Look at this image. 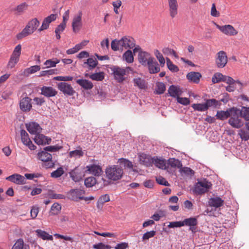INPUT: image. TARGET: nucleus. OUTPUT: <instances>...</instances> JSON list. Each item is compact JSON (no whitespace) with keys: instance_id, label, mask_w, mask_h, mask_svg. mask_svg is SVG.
<instances>
[{"instance_id":"obj_32","label":"nucleus","mask_w":249,"mask_h":249,"mask_svg":"<svg viewBox=\"0 0 249 249\" xmlns=\"http://www.w3.org/2000/svg\"><path fill=\"white\" fill-rule=\"evenodd\" d=\"M36 232L37 236L44 240H53V236L50 235L47 232L41 230H36Z\"/></svg>"},{"instance_id":"obj_58","label":"nucleus","mask_w":249,"mask_h":249,"mask_svg":"<svg viewBox=\"0 0 249 249\" xmlns=\"http://www.w3.org/2000/svg\"><path fill=\"white\" fill-rule=\"evenodd\" d=\"M177 102L184 106H187L190 104V100L189 99L186 97H178L177 99Z\"/></svg>"},{"instance_id":"obj_46","label":"nucleus","mask_w":249,"mask_h":249,"mask_svg":"<svg viewBox=\"0 0 249 249\" xmlns=\"http://www.w3.org/2000/svg\"><path fill=\"white\" fill-rule=\"evenodd\" d=\"M139 160L140 162L144 165L148 166L150 165V157L146 154H142L139 156Z\"/></svg>"},{"instance_id":"obj_55","label":"nucleus","mask_w":249,"mask_h":249,"mask_svg":"<svg viewBox=\"0 0 249 249\" xmlns=\"http://www.w3.org/2000/svg\"><path fill=\"white\" fill-rule=\"evenodd\" d=\"M57 70L56 69H52L50 70L42 71L40 72V76L46 75H50L54 74H57Z\"/></svg>"},{"instance_id":"obj_12","label":"nucleus","mask_w":249,"mask_h":249,"mask_svg":"<svg viewBox=\"0 0 249 249\" xmlns=\"http://www.w3.org/2000/svg\"><path fill=\"white\" fill-rule=\"evenodd\" d=\"M57 88L65 95L72 96L75 93L71 85L66 82H62L58 83Z\"/></svg>"},{"instance_id":"obj_60","label":"nucleus","mask_w":249,"mask_h":249,"mask_svg":"<svg viewBox=\"0 0 249 249\" xmlns=\"http://www.w3.org/2000/svg\"><path fill=\"white\" fill-rule=\"evenodd\" d=\"M93 248L95 249H110L111 247L109 245H105L102 243H99L93 245Z\"/></svg>"},{"instance_id":"obj_39","label":"nucleus","mask_w":249,"mask_h":249,"mask_svg":"<svg viewBox=\"0 0 249 249\" xmlns=\"http://www.w3.org/2000/svg\"><path fill=\"white\" fill-rule=\"evenodd\" d=\"M238 135L242 141H247L249 140V130L246 128H241L238 132Z\"/></svg>"},{"instance_id":"obj_25","label":"nucleus","mask_w":249,"mask_h":249,"mask_svg":"<svg viewBox=\"0 0 249 249\" xmlns=\"http://www.w3.org/2000/svg\"><path fill=\"white\" fill-rule=\"evenodd\" d=\"M145 67H147L149 72L150 73H157L160 71L159 65L154 58V59H152V61H150L149 64L146 65Z\"/></svg>"},{"instance_id":"obj_24","label":"nucleus","mask_w":249,"mask_h":249,"mask_svg":"<svg viewBox=\"0 0 249 249\" xmlns=\"http://www.w3.org/2000/svg\"><path fill=\"white\" fill-rule=\"evenodd\" d=\"M35 142L38 145L49 144L51 139L39 133L36 134L34 138Z\"/></svg>"},{"instance_id":"obj_11","label":"nucleus","mask_w":249,"mask_h":249,"mask_svg":"<svg viewBox=\"0 0 249 249\" xmlns=\"http://www.w3.org/2000/svg\"><path fill=\"white\" fill-rule=\"evenodd\" d=\"M228 62V57L226 53L223 51L218 52L215 57V64L219 68H224Z\"/></svg>"},{"instance_id":"obj_2","label":"nucleus","mask_w":249,"mask_h":249,"mask_svg":"<svg viewBox=\"0 0 249 249\" xmlns=\"http://www.w3.org/2000/svg\"><path fill=\"white\" fill-rule=\"evenodd\" d=\"M40 24V22L36 18L30 20L25 28L16 36L18 39H21L32 34L36 31Z\"/></svg>"},{"instance_id":"obj_36","label":"nucleus","mask_w":249,"mask_h":249,"mask_svg":"<svg viewBox=\"0 0 249 249\" xmlns=\"http://www.w3.org/2000/svg\"><path fill=\"white\" fill-rule=\"evenodd\" d=\"M133 81L134 86L138 87L140 89H145L146 88V84L143 79L136 77L133 79Z\"/></svg>"},{"instance_id":"obj_64","label":"nucleus","mask_w":249,"mask_h":249,"mask_svg":"<svg viewBox=\"0 0 249 249\" xmlns=\"http://www.w3.org/2000/svg\"><path fill=\"white\" fill-rule=\"evenodd\" d=\"M28 6V5L26 2L22 3L17 6V11L19 13L23 12L27 9Z\"/></svg>"},{"instance_id":"obj_5","label":"nucleus","mask_w":249,"mask_h":249,"mask_svg":"<svg viewBox=\"0 0 249 249\" xmlns=\"http://www.w3.org/2000/svg\"><path fill=\"white\" fill-rule=\"evenodd\" d=\"M212 184L210 182L206 179H203L195 184L193 192L197 195H202L208 192Z\"/></svg>"},{"instance_id":"obj_43","label":"nucleus","mask_w":249,"mask_h":249,"mask_svg":"<svg viewBox=\"0 0 249 249\" xmlns=\"http://www.w3.org/2000/svg\"><path fill=\"white\" fill-rule=\"evenodd\" d=\"M84 155V152L82 149L80 148L79 149H76L71 151L69 153V157L70 158H74L75 159L79 158Z\"/></svg>"},{"instance_id":"obj_61","label":"nucleus","mask_w":249,"mask_h":249,"mask_svg":"<svg viewBox=\"0 0 249 249\" xmlns=\"http://www.w3.org/2000/svg\"><path fill=\"white\" fill-rule=\"evenodd\" d=\"M38 208L37 206H33L30 211V214L32 218H36L38 213Z\"/></svg>"},{"instance_id":"obj_34","label":"nucleus","mask_w":249,"mask_h":249,"mask_svg":"<svg viewBox=\"0 0 249 249\" xmlns=\"http://www.w3.org/2000/svg\"><path fill=\"white\" fill-rule=\"evenodd\" d=\"M205 105L207 106V110H208L209 107H211L213 108H218L221 105V104L220 103V101L215 99H207Z\"/></svg>"},{"instance_id":"obj_54","label":"nucleus","mask_w":249,"mask_h":249,"mask_svg":"<svg viewBox=\"0 0 249 249\" xmlns=\"http://www.w3.org/2000/svg\"><path fill=\"white\" fill-rule=\"evenodd\" d=\"M224 76L221 73L217 72L215 73L212 77V82L214 84L219 83L220 81H223Z\"/></svg>"},{"instance_id":"obj_45","label":"nucleus","mask_w":249,"mask_h":249,"mask_svg":"<svg viewBox=\"0 0 249 249\" xmlns=\"http://www.w3.org/2000/svg\"><path fill=\"white\" fill-rule=\"evenodd\" d=\"M60 60L57 58L54 59H48L44 63V65L46 66L45 68H49L51 67H54L56 65L59 63Z\"/></svg>"},{"instance_id":"obj_50","label":"nucleus","mask_w":249,"mask_h":249,"mask_svg":"<svg viewBox=\"0 0 249 249\" xmlns=\"http://www.w3.org/2000/svg\"><path fill=\"white\" fill-rule=\"evenodd\" d=\"M162 53L167 55H173L175 57L178 58V56L176 52L173 49H171L168 47H164L162 50Z\"/></svg>"},{"instance_id":"obj_48","label":"nucleus","mask_w":249,"mask_h":249,"mask_svg":"<svg viewBox=\"0 0 249 249\" xmlns=\"http://www.w3.org/2000/svg\"><path fill=\"white\" fill-rule=\"evenodd\" d=\"M192 107L195 110L198 111H205L207 110L205 103L203 104H194L192 105Z\"/></svg>"},{"instance_id":"obj_38","label":"nucleus","mask_w":249,"mask_h":249,"mask_svg":"<svg viewBox=\"0 0 249 249\" xmlns=\"http://www.w3.org/2000/svg\"><path fill=\"white\" fill-rule=\"evenodd\" d=\"M97 64L98 61L96 59L92 57L89 58L87 61L84 62V66L87 65L89 70H92L97 66Z\"/></svg>"},{"instance_id":"obj_47","label":"nucleus","mask_w":249,"mask_h":249,"mask_svg":"<svg viewBox=\"0 0 249 249\" xmlns=\"http://www.w3.org/2000/svg\"><path fill=\"white\" fill-rule=\"evenodd\" d=\"M166 89L165 84L162 82H158L156 83L155 92L156 94H161L164 93Z\"/></svg>"},{"instance_id":"obj_41","label":"nucleus","mask_w":249,"mask_h":249,"mask_svg":"<svg viewBox=\"0 0 249 249\" xmlns=\"http://www.w3.org/2000/svg\"><path fill=\"white\" fill-rule=\"evenodd\" d=\"M61 206L58 203H54L52 206L50 211V214L52 215L58 214L61 211Z\"/></svg>"},{"instance_id":"obj_10","label":"nucleus","mask_w":249,"mask_h":249,"mask_svg":"<svg viewBox=\"0 0 249 249\" xmlns=\"http://www.w3.org/2000/svg\"><path fill=\"white\" fill-rule=\"evenodd\" d=\"M138 59L139 62L143 66L145 67L149 64L152 59H154V57L151 54L146 51H140L138 54Z\"/></svg>"},{"instance_id":"obj_7","label":"nucleus","mask_w":249,"mask_h":249,"mask_svg":"<svg viewBox=\"0 0 249 249\" xmlns=\"http://www.w3.org/2000/svg\"><path fill=\"white\" fill-rule=\"evenodd\" d=\"M38 158L42 161L43 166L46 168H52L54 166V163L52 161V156L46 151H42L38 154Z\"/></svg>"},{"instance_id":"obj_4","label":"nucleus","mask_w":249,"mask_h":249,"mask_svg":"<svg viewBox=\"0 0 249 249\" xmlns=\"http://www.w3.org/2000/svg\"><path fill=\"white\" fill-rule=\"evenodd\" d=\"M105 173L108 179L117 181L122 178L124 171L123 169L118 165H111L106 168Z\"/></svg>"},{"instance_id":"obj_29","label":"nucleus","mask_w":249,"mask_h":249,"mask_svg":"<svg viewBox=\"0 0 249 249\" xmlns=\"http://www.w3.org/2000/svg\"><path fill=\"white\" fill-rule=\"evenodd\" d=\"M208 202L210 206L215 208H219L224 204V200L217 196L211 198Z\"/></svg>"},{"instance_id":"obj_33","label":"nucleus","mask_w":249,"mask_h":249,"mask_svg":"<svg viewBox=\"0 0 249 249\" xmlns=\"http://www.w3.org/2000/svg\"><path fill=\"white\" fill-rule=\"evenodd\" d=\"M231 114V111H230V108L227 110L226 111H218L215 115L217 119L220 120H224L225 119H227L229 117H230Z\"/></svg>"},{"instance_id":"obj_17","label":"nucleus","mask_w":249,"mask_h":249,"mask_svg":"<svg viewBox=\"0 0 249 249\" xmlns=\"http://www.w3.org/2000/svg\"><path fill=\"white\" fill-rule=\"evenodd\" d=\"M57 17V14H52L47 17L45 18L42 23L41 27L38 29V31L40 32L48 28L50 24L54 21Z\"/></svg>"},{"instance_id":"obj_40","label":"nucleus","mask_w":249,"mask_h":249,"mask_svg":"<svg viewBox=\"0 0 249 249\" xmlns=\"http://www.w3.org/2000/svg\"><path fill=\"white\" fill-rule=\"evenodd\" d=\"M239 112L242 118L249 121V107H242L240 110L239 109Z\"/></svg>"},{"instance_id":"obj_1","label":"nucleus","mask_w":249,"mask_h":249,"mask_svg":"<svg viewBox=\"0 0 249 249\" xmlns=\"http://www.w3.org/2000/svg\"><path fill=\"white\" fill-rule=\"evenodd\" d=\"M135 46V41L130 36H124L120 40L115 39L111 42V48L114 51L122 52L124 50H130Z\"/></svg>"},{"instance_id":"obj_63","label":"nucleus","mask_w":249,"mask_h":249,"mask_svg":"<svg viewBox=\"0 0 249 249\" xmlns=\"http://www.w3.org/2000/svg\"><path fill=\"white\" fill-rule=\"evenodd\" d=\"M23 244V240L19 239L16 242L12 249H22Z\"/></svg>"},{"instance_id":"obj_28","label":"nucleus","mask_w":249,"mask_h":249,"mask_svg":"<svg viewBox=\"0 0 249 249\" xmlns=\"http://www.w3.org/2000/svg\"><path fill=\"white\" fill-rule=\"evenodd\" d=\"M168 93L170 96L177 99L179 95H181L182 91L179 87L174 85H171L168 89Z\"/></svg>"},{"instance_id":"obj_37","label":"nucleus","mask_w":249,"mask_h":249,"mask_svg":"<svg viewBox=\"0 0 249 249\" xmlns=\"http://www.w3.org/2000/svg\"><path fill=\"white\" fill-rule=\"evenodd\" d=\"M40 70V67L38 65L31 66L30 68L25 69L22 74L25 76H28L31 74L35 73Z\"/></svg>"},{"instance_id":"obj_14","label":"nucleus","mask_w":249,"mask_h":249,"mask_svg":"<svg viewBox=\"0 0 249 249\" xmlns=\"http://www.w3.org/2000/svg\"><path fill=\"white\" fill-rule=\"evenodd\" d=\"M82 12L79 11L78 14L73 17L72 22V30L74 33L79 31L82 26Z\"/></svg>"},{"instance_id":"obj_13","label":"nucleus","mask_w":249,"mask_h":249,"mask_svg":"<svg viewBox=\"0 0 249 249\" xmlns=\"http://www.w3.org/2000/svg\"><path fill=\"white\" fill-rule=\"evenodd\" d=\"M85 193V191L83 189H71L67 193V197L71 200L77 201L78 200H81L83 198L82 196Z\"/></svg>"},{"instance_id":"obj_62","label":"nucleus","mask_w":249,"mask_h":249,"mask_svg":"<svg viewBox=\"0 0 249 249\" xmlns=\"http://www.w3.org/2000/svg\"><path fill=\"white\" fill-rule=\"evenodd\" d=\"M211 15L214 17H218L220 16V13L218 11L214 3H213L211 9Z\"/></svg>"},{"instance_id":"obj_30","label":"nucleus","mask_w":249,"mask_h":249,"mask_svg":"<svg viewBox=\"0 0 249 249\" xmlns=\"http://www.w3.org/2000/svg\"><path fill=\"white\" fill-rule=\"evenodd\" d=\"M186 76L189 81L197 84L199 82L201 74L198 72L191 71L189 72Z\"/></svg>"},{"instance_id":"obj_35","label":"nucleus","mask_w":249,"mask_h":249,"mask_svg":"<svg viewBox=\"0 0 249 249\" xmlns=\"http://www.w3.org/2000/svg\"><path fill=\"white\" fill-rule=\"evenodd\" d=\"M123 60L128 63H132L134 61V56L130 50L126 51L122 55Z\"/></svg>"},{"instance_id":"obj_19","label":"nucleus","mask_w":249,"mask_h":249,"mask_svg":"<svg viewBox=\"0 0 249 249\" xmlns=\"http://www.w3.org/2000/svg\"><path fill=\"white\" fill-rule=\"evenodd\" d=\"M69 174L71 179L75 182L80 181L83 176L81 170L78 167L71 170Z\"/></svg>"},{"instance_id":"obj_20","label":"nucleus","mask_w":249,"mask_h":249,"mask_svg":"<svg viewBox=\"0 0 249 249\" xmlns=\"http://www.w3.org/2000/svg\"><path fill=\"white\" fill-rule=\"evenodd\" d=\"M198 221L196 218L195 217L185 219L182 221L183 226L189 227V230L192 232L196 231V226L197 224Z\"/></svg>"},{"instance_id":"obj_59","label":"nucleus","mask_w":249,"mask_h":249,"mask_svg":"<svg viewBox=\"0 0 249 249\" xmlns=\"http://www.w3.org/2000/svg\"><path fill=\"white\" fill-rule=\"evenodd\" d=\"M156 181L159 184L165 186H169V183L163 177L159 176L156 178Z\"/></svg>"},{"instance_id":"obj_31","label":"nucleus","mask_w":249,"mask_h":249,"mask_svg":"<svg viewBox=\"0 0 249 249\" xmlns=\"http://www.w3.org/2000/svg\"><path fill=\"white\" fill-rule=\"evenodd\" d=\"M76 82L85 89H90L93 87L92 82L86 79H77Z\"/></svg>"},{"instance_id":"obj_49","label":"nucleus","mask_w":249,"mask_h":249,"mask_svg":"<svg viewBox=\"0 0 249 249\" xmlns=\"http://www.w3.org/2000/svg\"><path fill=\"white\" fill-rule=\"evenodd\" d=\"M166 59L167 66L170 71L172 72H177L179 71L178 67L174 65L169 58L166 57Z\"/></svg>"},{"instance_id":"obj_52","label":"nucleus","mask_w":249,"mask_h":249,"mask_svg":"<svg viewBox=\"0 0 249 249\" xmlns=\"http://www.w3.org/2000/svg\"><path fill=\"white\" fill-rule=\"evenodd\" d=\"M64 173L63 168L62 167L58 168L56 170L51 173V176L52 178H58L61 177Z\"/></svg>"},{"instance_id":"obj_26","label":"nucleus","mask_w":249,"mask_h":249,"mask_svg":"<svg viewBox=\"0 0 249 249\" xmlns=\"http://www.w3.org/2000/svg\"><path fill=\"white\" fill-rule=\"evenodd\" d=\"M119 162L124 168H127L133 172L138 173V170L135 168V166H134L132 162L128 160L121 158L119 160Z\"/></svg>"},{"instance_id":"obj_16","label":"nucleus","mask_w":249,"mask_h":249,"mask_svg":"<svg viewBox=\"0 0 249 249\" xmlns=\"http://www.w3.org/2000/svg\"><path fill=\"white\" fill-rule=\"evenodd\" d=\"M170 16L175 18L178 14V4L177 0H167Z\"/></svg>"},{"instance_id":"obj_57","label":"nucleus","mask_w":249,"mask_h":249,"mask_svg":"<svg viewBox=\"0 0 249 249\" xmlns=\"http://www.w3.org/2000/svg\"><path fill=\"white\" fill-rule=\"evenodd\" d=\"M156 231H147L143 234L142 237V240H148L149 238L154 237Z\"/></svg>"},{"instance_id":"obj_44","label":"nucleus","mask_w":249,"mask_h":249,"mask_svg":"<svg viewBox=\"0 0 249 249\" xmlns=\"http://www.w3.org/2000/svg\"><path fill=\"white\" fill-rule=\"evenodd\" d=\"M169 164L172 167H177L178 168H181L182 165L181 161L175 158H170L168 160Z\"/></svg>"},{"instance_id":"obj_15","label":"nucleus","mask_w":249,"mask_h":249,"mask_svg":"<svg viewBox=\"0 0 249 249\" xmlns=\"http://www.w3.org/2000/svg\"><path fill=\"white\" fill-rule=\"evenodd\" d=\"M20 136L21 141L25 145L27 146L31 150H35L36 146L33 143L28 134L25 130L21 129L20 130Z\"/></svg>"},{"instance_id":"obj_27","label":"nucleus","mask_w":249,"mask_h":249,"mask_svg":"<svg viewBox=\"0 0 249 249\" xmlns=\"http://www.w3.org/2000/svg\"><path fill=\"white\" fill-rule=\"evenodd\" d=\"M89 172L95 176H99L102 173V168L100 166L96 164H91L86 167Z\"/></svg>"},{"instance_id":"obj_21","label":"nucleus","mask_w":249,"mask_h":249,"mask_svg":"<svg viewBox=\"0 0 249 249\" xmlns=\"http://www.w3.org/2000/svg\"><path fill=\"white\" fill-rule=\"evenodd\" d=\"M41 91L42 95L48 98L55 96L57 93L56 89L52 87L43 86Z\"/></svg>"},{"instance_id":"obj_9","label":"nucleus","mask_w":249,"mask_h":249,"mask_svg":"<svg viewBox=\"0 0 249 249\" xmlns=\"http://www.w3.org/2000/svg\"><path fill=\"white\" fill-rule=\"evenodd\" d=\"M213 24L221 33L226 36H234L238 34V31L231 25L220 26L215 22H213Z\"/></svg>"},{"instance_id":"obj_42","label":"nucleus","mask_w":249,"mask_h":249,"mask_svg":"<svg viewBox=\"0 0 249 249\" xmlns=\"http://www.w3.org/2000/svg\"><path fill=\"white\" fill-rule=\"evenodd\" d=\"M154 53L157 59L158 60L161 67H163L165 63V60L162 53L157 49L154 51Z\"/></svg>"},{"instance_id":"obj_51","label":"nucleus","mask_w":249,"mask_h":249,"mask_svg":"<svg viewBox=\"0 0 249 249\" xmlns=\"http://www.w3.org/2000/svg\"><path fill=\"white\" fill-rule=\"evenodd\" d=\"M96 183L95 178L91 177L86 178L85 179V185L87 187H91Z\"/></svg>"},{"instance_id":"obj_22","label":"nucleus","mask_w":249,"mask_h":249,"mask_svg":"<svg viewBox=\"0 0 249 249\" xmlns=\"http://www.w3.org/2000/svg\"><path fill=\"white\" fill-rule=\"evenodd\" d=\"M26 128L29 132L36 135L39 133L41 131L40 125L36 122H31L26 124Z\"/></svg>"},{"instance_id":"obj_3","label":"nucleus","mask_w":249,"mask_h":249,"mask_svg":"<svg viewBox=\"0 0 249 249\" xmlns=\"http://www.w3.org/2000/svg\"><path fill=\"white\" fill-rule=\"evenodd\" d=\"M230 111L231 114L228 120V123L233 128H241L244 123L239 114V109L233 107L230 108Z\"/></svg>"},{"instance_id":"obj_53","label":"nucleus","mask_w":249,"mask_h":249,"mask_svg":"<svg viewBox=\"0 0 249 249\" xmlns=\"http://www.w3.org/2000/svg\"><path fill=\"white\" fill-rule=\"evenodd\" d=\"M89 77L93 80L101 81L104 78V75L103 72H98L91 74Z\"/></svg>"},{"instance_id":"obj_56","label":"nucleus","mask_w":249,"mask_h":249,"mask_svg":"<svg viewBox=\"0 0 249 249\" xmlns=\"http://www.w3.org/2000/svg\"><path fill=\"white\" fill-rule=\"evenodd\" d=\"M153 162L155 165L158 168L160 169L165 168V164L164 160L159 159H154Z\"/></svg>"},{"instance_id":"obj_18","label":"nucleus","mask_w":249,"mask_h":249,"mask_svg":"<svg viewBox=\"0 0 249 249\" xmlns=\"http://www.w3.org/2000/svg\"><path fill=\"white\" fill-rule=\"evenodd\" d=\"M6 179L17 184H24L26 179L24 177L18 174H14L7 177Z\"/></svg>"},{"instance_id":"obj_8","label":"nucleus","mask_w":249,"mask_h":249,"mask_svg":"<svg viewBox=\"0 0 249 249\" xmlns=\"http://www.w3.org/2000/svg\"><path fill=\"white\" fill-rule=\"evenodd\" d=\"M111 70L114 79L119 83H122L125 80L126 71L124 68L114 66L111 68Z\"/></svg>"},{"instance_id":"obj_23","label":"nucleus","mask_w":249,"mask_h":249,"mask_svg":"<svg viewBox=\"0 0 249 249\" xmlns=\"http://www.w3.org/2000/svg\"><path fill=\"white\" fill-rule=\"evenodd\" d=\"M31 101V99L28 97L22 99L19 103L20 109L24 112L30 110L32 108Z\"/></svg>"},{"instance_id":"obj_6","label":"nucleus","mask_w":249,"mask_h":249,"mask_svg":"<svg viewBox=\"0 0 249 249\" xmlns=\"http://www.w3.org/2000/svg\"><path fill=\"white\" fill-rule=\"evenodd\" d=\"M21 51V46L20 44L15 48L7 65L8 69H12L15 67L19 60Z\"/></svg>"}]
</instances>
